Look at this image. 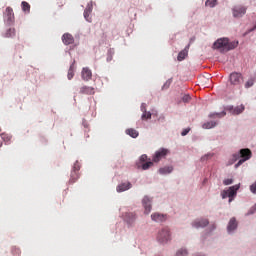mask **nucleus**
<instances>
[{"mask_svg": "<svg viewBox=\"0 0 256 256\" xmlns=\"http://www.w3.org/2000/svg\"><path fill=\"white\" fill-rule=\"evenodd\" d=\"M253 153L249 148H244L239 151V153H235L232 155V161L230 162V165H233L235 161H238L237 164H235V169L238 167H241L245 161H249L251 159ZM240 159V160H239Z\"/></svg>", "mask_w": 256, "mask_h": 256, "instance_id": "f257e3e1", "label": "nucleus"}, {"mask_svg": "<svg viewBox=\"0 0 256 256\" xmlns=\"http://www.w3.org/2000/svg\"><path fill=\"white\" fill-rule=\"evenodd\" d=\"M238 45H239L238 41L229 42V39L227 38H220L216 42H214L213 47L214 49H220V51L227 53V51L236 49Z\"/></svg>", "mask_w": 256, "mask_h": 256, "instance_id": "f03ea898", "label": "nucleus"}, {"mask_svg": "<svg viewBox=\"0 0 256 256\" xmlns=\"http://www.w3.org/2000/svg\"><path fill=\"white\" fill-rule=\"evenodd\" d=\"M239 185L231 186L228 190H223L221 192L222 199H227L229 197V203L233 201L235 195H237V191H239Z\"/></svg>", "mask_w": 256, "mask_h": 256, "instance_id": "7ed1b4c3", "label": "nucleus"}, {"mask_svg": "<svg viewBox=\"0 0 256 256\" xmlns=\"http://www.w3.org/2000/svg\"><path fill=\"white\" fill-rule=\"evenodd\" d=\"M157 241L159 243H168V241H171V232L169 231V228H163L159 231Z\"/></svg>", "mask_w": 256, "mask_h": 256, "instance_id": "20e7f679", "label": "nucleus"}, {"mask_svg": "<svg viewBox=\"0 0 256 256\" xmlns=\"http://www.w3.org/2000/svg\"><path fill=\"white\" fill-rule=\"evenodd\" d=\"M229 81L231 85L239 87V85L243 84V74L239 72H232L229 76Z\"/></svg>", "mask_w": 256, "mask_h": 256, "instance_id": "39448f33", "label": "nucleus"}, {"mask_svg": "<svg viewBox=\"0 0 256 256\" xmlns=\"http://www.w3.org/2000/svg\"><path fill=\"white\" fill-rule=\"evenodd\" d=\"M167 155H169V150L165 149V148H160L159 150H157L152 158V161L154 163H159V161H161V159H165V157H167Z\"/></svg>", "mask_w": 256, "mask_h": 256, "instance_id": "423d86ee", "label": "nucleus"}, {"mask_svg": "<svg viewBox=\"0 0 256 256\" xmlns=\"http://www.w3.org/2000/svg\"><path fill=\"white\" fill-rule=\"evenodd\" d=\"M124 221L129 225L130 227H133L135 225V221H137V214L133 212H127L124 215Z\"/></svg>", "mask_w": 256, "mask_h": 256, "instance_id": "0eeeda50", "label": "nucleus"}, {"mask_svg": "<svg viewBox=\"0 0 256 256\" xmlns=\"http://www.w3.org/2000/svg\"><path fill=\"white\" fill-rule=\"evenodd\" d=\"M93 5H95V2L90 1L84 10V19L88 21V23H91L92 21L91 13H93Z\"/></svg>", "mask_w": 256, "mask_h": 256, "instance_id": "6e6552de", "label": "nucleus"}, {"mask_svg": "<svg viewBox=\"0 0 256 256\" xmlns=\"http://www.w3.org/2000/svg\"><path fill=\"white\" fill-rule=\"evenodd\" d=\"M81 77L83 81H91V78L93 77V72H91V69L88 67H85L82 69Z\"/></svg>", "mask_w": 256, "mask_h": 256, "instance_id": "1a4fd4ad", "label": "nucleus"}, {"mask_svg": "<svg viewBox=\"0 0 256 256\" xmlns=\"http://www.w3.org/2000/svg\"><path fill=\"white\" fill-rule=\"evenodd\" d=\"M245 13H247V8H245L243 6H236L233 9L234 17H243V15H245Z\"/></svg>", "mask_w": 256, "mask_h": 256, "instance_id": "9d476101", "label": "nucleus"}, {"mask_svg": "<svg viewBox=\"0 0 256 256\" xmlns=\"http://www.w3.org/2000/svg\"><path fill=\"white\" fill-rule=\"evenodd\" d=\"M152 221H155L156 223H163V221L167 220V216L165 214L161 213H153L151 215Z\"/></svg>", "mask_w": 256, "mask_h": 256, "instance_id": "9b49d317", "label": "nucleus"}, {"mask_svg": "<svg viewBox=\"0 0 256 256\" xmlns=\"http://www.w3.org/2000/svg\"><path fill=\"white\" fill-rule=\"evenodd\" d=\"M143 207L145 209V214L149 215L151 213V200L149 197L145 196L142 200Z\"/></svg>", "mask_w": 256, "mask_h": 256, "instance_id": "f8f14e48", "label": "nucleus"}, {"mask_svg": "<svg viewBox=\"0 0 256 256\" xmlns=\"http://www.w3.org/2000/svg\"><path fill=\"white\" fill-rule=\"evenodd\" d=\"M81 95H95V88L91 86H82L80 88Z\"/></svg>", "mask_w": 256, "mask_h": 256, "instance_id": "ddd939ff", "label": "nucleus"}, {"mask_svg": "<svg viewBox=\"0 0 256 256\" xmlns=\"http://www.w3.org/2000/svg\"><path fill=\"white\" fill-rule=\"evenodd\" d=\"M193 227H195L196 229H199L201 227H207V225H209V220L208 219H200V220H196L192 223Z\"/></svg>", "mask_w": 256, "mask_h": 256, "instance_id": "4468645a", "label": "nucleus"}, {"mask_svg": "<svg viewBox=\"0 0 256 256\" xmlns=\"http://www.w3.org/2000/svg\"><path fill=\"white\" fill-rule=\"evenodd\" d=\"M62 41L64 45H73L75 39L73 38V35L66 33L62 36Z\"/></svg>", "mask_w": 256, "mask_h": 256, "instance_id": "2eb2a0df", "label": "nucleus"}, {"mask_svg": "<svg viewBox=\"0 0 256 256\" xmlns=\"http://www.w3.org/2000/svg\"><path fill=\"white\" fill-rule=\"evenodd\" d=\"M5 17L8 19V23H13L15 19V14L13 13V8L7 7L4 13Z\"/></svg>", "mask_w": 256, "mask_h": 256, "instance_id": "dca6fc26", "label": "nucleus"}, {"mask_svg": "<svg viewBox=\"0 0 256 256\" xmlns=\"http://www.w3.org/2000/svg\"><path fill=\"white\" fill-rule=\"evenodd\" d=\"M131 187H132L131 182H126L118 185L116 190L118 193H123V191H129Z\"/></svg>", "mask_w": 256, "mask_h": 256, "instance_id": "f3484780", "label": "nucleus"}, {"mask_svg": "<svg viewBox=\"0 0 256 256\" xmlns=\"http://www.w3.org/2000/svg\"><path fill=\"white\" fill-rule=\"evenodd\" d=\"M235 229H237V220L235 218H231L227 226V231L228 233H231L235 231Z\"/></svg>", "mask_w": 256, "mask_h": 256, "instance_id": "a211bd4d", "label": "nucleus"}, {"mask_svg": "<svg viewBox=\"0 0 256 256\" xmlns=\"http://www.w3.org/2000/svg\"><path fill=\"white\" fill-rule=\"evenodd\" d=\"M187 55H189V45L186 46L185 49H183L182 51L179 52L177 60L183 61L185 59V57H187Z\"/></svg>", "mask_w": 256, "mask_h": 256, "instance_id": "6ab92c4d", "label": "nucleus"}, {"mask_svg": "<svg viewBox=\"0 0 256 256\" xmlns=\"http://www.w3.org/2000/svg\"><path fill=\"white\" fill-rule=\"evenodd\" d=\"M229 111H231V113H233V115H241V112L245 111V106L240 105V106H237L235 108L230 107Z\"/></svg>", "mask_w": 256, "mask_h": 256, "instance_id": "aec40b11", "label": "nucleus"}, {"mask_svg": "<svg viewBox=\"0 0 256 256\" xmlns=\"http://www.w3.org/2000/svg\"><path fill=\"white\" fill-rule=\"evenodd\" d=\"M173 172L172 166H165L159 169L160 175H169V173Z\"/></svg>", "mask_w": 256, "mask_h": 256, "instance_id": "412c9836", "label": "nucleus"}, {"mask_svg": "<svg viewBox=\"0 0 256 256\" xmlns=\"http://www.w3.org/2000/svg\"><path fill=\"white\" fill-rule=\"evenodd\" d=\"M225 115H227L226 111H222L220 113L215 112V113L209 114V118L210 119H215V118L221 119V117H225Z\"/></svg>", "mask_w": 256, "mask_h": 256, "instance_id": "4be33fe9", "label": "nucleus"}, {"mask_svg": "<svg viewBox=\"0 0 256 256\" xmlns=\"http://www.w3.org/2000/svg\"><path fill=\"white\" fill-rule=\"evenodd\" d=\"M79 179V172L72 171L70 175V183H77V180Z\"/></svg>", "mask_w": 256, "mask_h": 256, "instance_id": "5701e85b", "label": "nucleus"}, {"mask_svg": "<svg viewBox=\"0 0 256 256\" xmlns=\"http://www.w3.org/2000/svg\"><path fill=\"white\" fill-rule=\"evenodd\" d=\"M21 7H22V11H24V13H30L31 12V5L28 2L23 1L21 3Z\"/></svg>", "mask_w": 256, "mask_h": 256, "instance_id": "b1692460", "label": "nucleus"}, {"mask_svg": "<svg viewBox=\"0 0 256 256\" xmlns=\"http://www.w3.org/2000/svg\"><path fill=\"white\" fill-rule=\"evenodd\" d=\"M127 135H130V137H133V139H136V137H139V132L137 130L130 128L126 130Z\"/></svg>", "mask_w": 256, "mask_h": 256, "instance_id": "393cba45", "label": "nucleus"}, {"mask_svg": "<svg viewBox=\"0 0 256 256\" xmlns=\"http://www.w3.org/2000/svg\"><path fill=\"white\" fill-rule=\"evenodd\" d=\"M216 126H217V122H214V121L206 122L202 125L204 129H213V127H216Z\"/></svg>", "mask_w": 256, "mask_h": 256, "instance_id": "a878e982", "label": "nucleus"}, {"mask_svg": "<svg viewBox=\"0 0 256 256\" xmlns=\"http://www.w3.org/2000/svg\"><path fill=\"white\" fill-rule=\"evenodd\" d=\"M4 37H6L7 39H9L10 37H15V28H9L5 32Z\"/></svg>", "mask_w": 256, "mask_h": 256, "instance_id": "bb28decb", "label": "nucleus"}, {"mask_svg": "<svg viewBox=\"0 0 256 256\" xmlns=\"http://www.w3.org/2000/svg\"><path fill=\"white\" fill-rule=\"evenodd\" d=\"M150 167H153V162H151V161L144 162L142 164L143 171H147V169H149Z\"/></svg>", "mask_w": 256, "mask_h": 256, "instance_id": "cd10ccee", "label": "nucleus"}, {"mask_svg": "<svg viewBox=\"0 0 256 256\" xmlns=\"http://www.w3.org/2000/svg\"><path fill=\"white\" fill-rule=\"evenodd\" d=\"M205 5H206V7L213 8V7H215V5H217V0H207L205 2Z\"/></svg>", "mask_w": 256, "mask_h": 256, "instance_id": "c85d7f7f", "label": "nucleus"}, {"mask_svg": "<svg viewBox=\"0 0 256 256\" xmlns=\"http://www.w3.org/2000/svg\"><path fill=\"white\" fill-rule=\"evenodd\" d=\"M255 83V80L253 78H250L246 83H245V88L249 89V87H253Z\"/></svg>", "mask_w": 256, "mask_h": 256, "instance_id": "c756f323", "label": "nucleus"}, {"mask_svg": "<svg viewBox=\"0 0 256 256\" xmlns=\"http://www.w3.org/2000/svg\"><path fill=\"white\" fill-rule=\"evenodd\" d=\"M69 81H71V79H73V77H75V72H73V67H70V69L68 70V75H67Z\"/></svg>", "mask_w": 256, "mask_h": 256, "instance_id": "7c9ffc66", "label": "nucleus"}, {"mask_svg": "<svg viewBox=\"0 0 256 256\" xmlns=\"http://www.w3.org/2000/svg\"><path fill=\"white\" fill-rule=\"evenodd\" d=\"M81 169V164H79V161H76L74 163V166H73V170L72 171H76L79 173V170Z\"/></svg>", "mask_w": 256, "mask_h": 256, "instance_id": "2f4dec72", "label": "nucleus"}, {"mask_svg": "<svg viewBox=\"0 0 256 256\" xmlns=\"http://www.w3.org/2000/svg\"><path fill=\"white\" fill-rule=\"evenodd\" d=\"M176 256H187V250L180 249L177 251Z\"/></svg>", "mask_w": 256, "mask_h": 256, "instance_id": "473e14b6", "label": "nucleus"}, {"mask_svg": "<svg viewBox=\"0 0 256 256\" xmlns=\"http://www.w3.org/2000/svg\"><path fill=\"white\" fill-rule=\"evenodd\" d=\"M182 101H183V103H189V101H191V96L189 94H185L182 97Z\"/></svg>", "mask_w": 256, "mask_h": 256, "instance_id": "72a5a7b5", "label": "nucleus"}, {"mask_svg": "<svg viewBox=\"0 0 256 256\" xmlns=\"http://www.w3.org/2000/svg\"><path fill=\"white\" fill-rule=\"evenodd\" d=\"M142 119H151V112H148V111L143 112Z\"/></svg>", "mask_w": 256, "mask_h": 256, "instance_id": "f704fd0d", "label": "nucleus"}, {"mask_svg": "<svg viewBox=\"0 0 256 256\" xmlns=\"http://www.w3.org/2000/svg\"><path fill=\"white\" fill-rule=\"evenodd\" d=\"M171 87V80H167L163 85L162 89H169Z\"/></svg>", "mask_w": 256, "mask_h": 256, "instance_id": "c9c22d12", "label": "nucleus"}, {"mask_svg": "<svg viewBox=\"0 0 256 256\" xmlns=\"http://www.w3.org/2000/svg\"><path fill=\"white\" fill-rule=\"evenodd\" d=\"M232 183H233V179L232 178H228V179H225L223 181L224 185H232Z\"/></svg>", "mask_w": 256, "mask_h": 256, "instance_id": "e433bc0d", "label": "nucleus"}, {"mask_svg": "<svg viewBox=\"0 0 256 256\" xmlns=\"http://www.w3.org/2000/svg\"><path fill=\"white\" fill-rule=\"evenodd\" d=\"M189 131H191V128H186L181 132L182 137H185V135H187L189 133Z\"/></svg>", "mask_w": 256, "mask_h": 256, "instance_id": "4c0bfd02", "label": "nucleus"}, {"mask_svg": "<svg viewBox=\"0 0 256 256\" xmlns=\"http://www.w3.org/2000/svg\"><path fill=\"white\" fill-rule=\"evenodd\" d=\"M145 161H147V155H146V154H144V155H142V156L140 157V162H141V163H145Z\"/></svg>", "mask_w": 256, "mask_h": 256, "instance_id": "58836bf2", "label": "nucleus"}, {"mask_svg": "<svg viewBox=\"0 0 256 256\" xmlns=\"http://www.w3.org/2000/svg\"><path fill=\"white\" fill-rule=\"evenodd\" d=\"M141 111H142V113L145 112V111H147V104L142 103V105H141Z\"/></svg>", "mask_w": 256, "mask_h": 256, "instance_id": "ea45409f", "label": "nucleus"}, {"mask_svg": "<svg viewBox=\"0 0 256 256\" xmlns=\"http://www.w3.org/2000/svg\"><path fill=\"white\" fill-rule=\"evenodd\" d=\"M0 147H3V142L0 141Z\"/></svg>", "mask_w": 256, "mask_h": 256, "instance_id": "a19ab883", "label": "nucleus"}, {"mask_svg": "<svg viewBox=\"0 0 256 256\" xmlns=\"http://www.w3.org/2000/svg\"><path fill=\"white\" fill-rule=\"evenodd\" d=\"M213 229H215V225H213Z\"/></svg>", "mask_w": 256, "mask_h": 256, "instance_id": "79ce46f5", "label": "nucleus"}]
</instances>
